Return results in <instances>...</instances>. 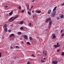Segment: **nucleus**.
<instances>
[{
    "mask_svg": "<svg viewBox=\"0 0 64 64\" xmlns=\"http://www.w3.org/2000/svg\"><path fill=\"white\" fill-rule=\"evenodd\" d=\"M51 19L50 18H48L46 20V23H48L49 21H50V20H51Z\"/></svg>",
    "mask_w": 64,
    "mask_h": 64,
    "instance_id": "20e7f679",
    "label": "nucleus"
},
{
    "mask_svg": "<svg viewBox=\"0 0 64 64\" xmlns=\"http://www.w3.org/2000/svg\"><path fill=\"white\" fill-rule=\"evenodd\" d=\"M52 36H55V34H53L52 35Z\"/></svg>",
    "mask_w": 64,
    "mask_h": 64,
    "instance_id": "c9c22d12",
    "label": "nucleus"
},
{
    "mask_svg": "<svg viewBox=\"0 0 64 64\" xmlns=\"http://www.w3.org/2000/svg\"><path fill=\"white\" fill-rule=\"evenodd\" d=\"M26 7H27V9L28 10H29V4H27L26 5Z\"/></svg>",
    "mask_w": 64,
    "mask_h": 64,
    "instance_id": "6e6552de",
    "label": "nucleus"
},
{
    "mask_svg": "<svg viewBox=\"0 0 64 64\" xmlns=\"http://www.w3.org/2000/svg\"><path fill=\"white\" fill-rule=\"evenodd\" d=\"M51 11H52L51 10H48V14H50V13H51Z\"/></svg>",
    "mask_w": 64,
    "mask_h": 64,
    "instance_id": "9d476101",
    "label": "nucleus"
},
{
    "mask_svg": "<svg viewBox=\"0 0 64 64\" xmlns=\"http://www.w3.org/2000/svg\"><path fill=\"white\" fill-rule=\"evenodd\" d=\"M12 26V25H11V26Z\"/></svg>",
    "mask_w": 64,
    "mask_h": 64,
    "instance_id": "603ef678",
    "label": "nucleus"
},
{
    "mask_svg": "<svg viewBox=\"0 0 64 64\" xmlns=\"http://www.w3.org/2000/svg\"><path fill=\"white\" fill-rule=\"evenodd\" d=\"M52 20H50L49 22V24L50 25V26H49V28H50V25H51V24H52Z\"/></svg>",
    "mask_w": 64,
    "mask_h": 64,
    "instance_id": "0eeeda50",
    "label": "nucleus"
},
{
    "mask_svg": "<svg viewBox=\"0 0 64 64\" xmlns=\"http://www.w3.org/2000/svg\"><path fill=\"white\" fill-rule=\"evenodd\" d=\"M41 62H44V60H41Z\"/></svg>",
    "mask_w": 64,
    "mask_h": 64,
    "instance_id": "7c9ffc66",
    "label": "nucleus"
},
{
    "mask_svg": "<svg viewBox=\"0 0 64 64\" xmlns=\"http://www.w3.org/2000/svg\"><path fill=\"white\" fill-rule=\"evenodd\" d=\"M62 30L61 31V32H62Z\"/></svg>",
    "mask_w": 64,
    "mask_h": 64,
    "instance_id": "de8ad7c7",
    "label": "nucleus"
},
{
    "mask_svg": "<svg viewBox=\"0 0 64 64\" xmlns=\"http://www.w3.org/2000/svg\"><path fill=\"white\" fill-rule=\"evenodd\" d=\"M32 13H34V10H33L32 12Z\"/></svg>",
    "mask_w": 64,
    "mask_h": 64,
    "instance_id": "ea45409f",
    "label": "nucleus"
},
{
    "mask_svg": "<svg viewBox=\"0 0 64 64\" xmlns=\"http://www.w3.org/2000/svg\"><path fill=\"white\" fill-rule=\"evenodd\" d=\"M31 10V9H30V10Z\"/></svg>",
    "mask_w": 64,
    "mask_h": 64,
    "instance_id": "09e8293b",
    "label": "nucleus"
},
{
    "mask_svg": "<svg viewBox=\"0 0 64 64\" xmlns=\"http://www.w3.org/2000/svg\"><path fill=\"white\" fill-rule=\"evenodd\" d=\"M25 11V10H22V13H24V12Z\"/></svg>",
    "mask_w": 64,
    "mask_h": 64,
    "instance_id": "473e14b6",
    "label": "nucleus"
},
{
    "mask_svg": "<svg viewBox=\"0 0 64 64\" xmlns=\"http://www.w3.org/2000/svg\"><path fill=\"white\" fill-rule=\"evenodd\" d=\"M64 36V33L62 34H61L62 37H63V36Z\"/></svg>",
    "mask_w": 64,
    "mask_h": 64,
    "instance_id": "bb28decb",
    "label": "nucleus"
},
{
    "mask_svg": "<svg viewBox=\"0 0 64 64\" xmlns=\"http://www.w3.org/2000/svg\"><path fill=\"white\" fill-rule=\"evenodd\" d=\"M15 47L16 48H17V49H19L20 48L18 46H16Z\"/></svg>",
    "mask_w": 64,
    "mask_h": 64,
    "instance_id": "6ab92c4d",
    "label": "nucleus"
},
{
    "mask_svg": "<svg viewBox=\"0 0 64 64\" xmlns=\"http://www.w3.org/2000/svg\"><path fill=\"white\" fill-rule=\"evenodd\" d=\"M35 0H32V2H35Z\"/></svg>",
    "mask_w": 64,
    "mask_h": 64,
    "instance_id": "72a5a7b5",
    "label": "nucleus"
},
{
    "mask_svg": "<svg viewBox=\"0 0 64 64\" xmlns=\"http://www.w3.org/2000/svg\"><path fill=\"white\" fill-rule=\"evenodd\" d=\"M45 56H46V55H47V53H46V52H45Z\"/></svg>",
    "mask_w": 64,
    "mask_h": 64,
    "instance_id": "79ce46f5",
    "label": "nucleus"
},
{
    "mask_svg": "<svg viewBox=\"0 0 64 64\" xmlns=\"http://www.w3.org/2000/svg\"><path fill=\"white\" fill-rule=\"evenodd\" d=\"M2 54V53L0 52V58L2 57V54Z\"/></svg>",
    "mask_w": 64,
    "mask_h": 64,
    "instance_id": "c756f323",
    "label": "nucleus"
},
{
    "mask_svg": "<svg viewBox=\"0 0 64 64\" xmlns=\"http://www.w3.org/2000/svg\"><path fill=\"white\" fill-rule=\"evenodd\" d=\"M23 37L25 39H26V40H27L28 39V36H26V35H23Z\"/></svg>",
    "mask_w": 64,
    "mask_h": 64,
    "instance_id": "7ed1b4c3",
    "label": "nucleus"
},
{
    "mask_svg": "<svg viewBox=\"0 0 64 64\" xmlns=\"http://www.w3.org/2000/svg\"><path fill=\"white\" fill-rule=\"evenodd\" d=\"M33 6H32L31 8V9H32V8H33Z\"/></svg>",
    "mask_w": 64,
    "mask_h": 64,
    "instance_id": "c03bdc74",
    "label": "nucleus"
},
{
    "mask_svg": "<svg viewBox=\"0 0 64 64\" xmlns=\"http://www.w3.org/2000/svg\"><path fill=\"white\" fill-rule=\"evenodd\" d=\"M20 30H24V29H23V27H21L20 28Z\"/></svg>",
    "mask_w": 64,
    "mask_h": 64,
    "instance_id": "b1692460",
    "label": "nucleus"
},
{
    "mask_svg": "<svg viewBox=\"0 0 64 64\" xmlns=\"http://www.w3.org/2000/svg\"><path fill=\"white\" fill-rule=\"evenodd\" d=\"M22 44H24V42L23 41H22Z\"/></svg>",
    "mask_w": 64,
    "mask_h": 64,
    "instance_id": "58836bf2",
    "label": "nucleus"
},
{
    "mask_svg": "<svg viewBox=\"0 0 64 64\" xmlns=\"http://www.w3.org/2000/svg\"><path fill=\"white\" fill-rule=\"evenodd\" d=\"M5 31H6V32L7 31V28H5Z\"/></svg>",
    "mask_w": 64,
    "mask_h": 64,
    "instance_id": "cd10ccee",
    "label": "nucleus"
},
{
    "mask_svg": "<svg viewBox=\"0 0 64 64\" xmlns=\"http://www.w3.org/2000/svg\"><path fill=\"white\" fill-rule=\"evenodd\" d=\"M57 50L58 52H59V51H60V49H59L58 50Z\"/></svg>",
    "mask_w": 64,
    "mask_h": 64,
    "instance_id": "a19ab883",
    "label": "nucleus"
},
{
    "mask_svg": "<svg viewBox=\"0 0 64 64\" xmlns=\"http://www.w3.org/2000/svg\"><path fill=\"white\" fill-rule=\"evenodd\" d=\"M61 55L62 56H64V52H62L61 54Z\"/></svg>",
    "mask_w": 64,
    "mask_h": 64,
    "instance_id": "5701e85b",
    "label": "nucleus"
},
{
    "mask_svg": "<svg viewBox=\"0 0 64 64\" xmlns=\"http://www.w3.org/2000/svg\"><path fill=\"white\" fill-rule=\"evenodd\" d=\"M58 63V62L57 61H54L52 62V64H57Z\"/></svg>",
    "mask_w": 64,
    "mask_h": 64,
    "instance_id": "39448f33",
    "label": "nucleus"
},
{
    "mask_svg": "<svg viewBox=\"0 0 64 64\" xmlns=\"http://www.w3.org/2000/svg\"><path fill=\"white\" fill-rule=\"evenodd\" d=\"M36 38H38V37H37Z\"/></svg>",
    "mask_w": 64,
    "mask_h": 64,
    "instance_id": "3c124183",
    "label": "nucleus"
},
{
    "mask_svg": "<svg viewBox=\"0 0 64 64\" xmlns=\"http://www.w3.org/2000/svg\"><path fill=\"white\" fill-rule=\"evenodd\" d=\"M14 36V34H10V37H11Z\"/></svg>",
    "mask_w": 64,
    "mask_h": 64,
    "instance_id": "ddd939ff",
    "label": "nucleus"
},
{
    "mask_svg": "<svg viewBox=\"0 0 64 64\" xmlns=\"http://www.w3.org/2000/svg\"><path fill=\"white\" fill-rule=\"evenodd\" d=\"M54 47H55V48H58V47H59L60 46V45L59 44V42H57L56 45L54 44Z\"/></svg>",
    "mask_w": 64,
    "mask_h": 64,
    "instance_id": "f03ea898",
    "label": "nucleus"
},
{
    "mask_svg": "<svg viewBox=\"0 0 64 64\" xmlns=\"http://www.w3.org/2000/svg\"><path fill=\"white\" fill-rule=\"evenodd\" d=\"M28 13L29 15H30V14H31V12H29V11H28Z\"/></svg>",
    "mask_w": 64,
    "mask_h": 64,
    "instance_id": "4468645a",
    "label": "nucleus"
},
{
    "mask_svg": "<svg viewBox=\"0 0 64 64\" xmlns=\"http://www.w3.org/2000/svg\"><path fill=\"white\" fill-rule=\"evenodd\" d=\"M55 38H56V36H53L52 38V39H55Z\"/></svg>",
    "mask_w": 64,
    "mask_h": 64,
    "instance_id": "412c9836",
    "label": "nucleus"
},
{
    "mask_svg": "<svg viewBox=\"0 0 64 64\" xmlns=\"http://www.w3.org/2000/svg\"><path fill=\"white\" fill-rule=\"evenodd\" d=\"M13 18H14V17H12L11 18L9 19L8 21H10V20H12V19H13Z\"/></svg>",
    "mask_w": 64,
    "mask_h": 64,
    "instance_id": "a211bd4d",
    "label": "nucleus"
},
{
    "mask_svg": "<svg viewBox=\"0 0 64 64\" xmlns=\"http://www.w3.org/2000/svg\"><path fill=\"white\" fill-rule=\"evenodd\" d=\"M22 33L21 32H18V35H20V34H21Z\"/></svg>",
    "mask_w": 64,
    "mask_h": 64,
    "instance_id": "4be33fe9",
    "label": "nucleus"
},
{
    "mask_svg": "<svg viewBox=\"0 0 64 64\" xmlns=\"http://www.w3.org/2000/svg\"><path fill=\"white\" fill-rule=\"evenodd\" d=\"M43 59V60H45V59H46L45 58H44Z\"/></svg>",
    "mask_w": 64,
    "mask_h": 64,
    "instance_id": "a18cd8bd",
    "label": "nucleus"
},
{
    "mask_svg": "<svg viewBox=\"0 0 64 64\" xmlns=\"http://www.w3.org/2000/svg\"><path fill=\"white\" fill-rule=\"evenodd\" d=\"M57 19H58V20L60 19L58 17H57Z\"/></svg>",
    "mask_w": 64,
    "mask_h": 64,
    "instance_id": "e433bc0d",
    "label": "nucleus"
},
{
    "mask_svg": "<svg viewBox=\"0 0 64 64\" xmlns=\"http://www.w3.org/2000/svg\"><path fill=\"white\" fill-rule=\"evenodd\" d=\"M57 6L55 7L53 10V12L52 13V14L51 15V17L54 18L56 15V10Z\"/></svg>",
    "mask_w": 64,
    "mask_h": 64,
    "instance_id": "f257e3e1",
    "label": "nucleus"
},
{
    "mask_svg": "<svg viewBox=\"0 0 64 64\" xmlns=\"http://www.w3.org/2000/svg\"><path fill=\"white\" fill-rule=\"evenodd\" d=\"M27 64H30V62H27Z\"/></svg>",
    "mask_w": 64,
    "mask_h": 64,
    "instance_id": "f704fd0d",
    "label": "nucleus"
},
{
    "mask_svg": "<svg viewBox=\"0 0 64 64\" xmlns=\"http://www.w3.org/2000/svg\"><path fill=\"white\" fill-rule=\"evenodd\" d=\"M12 14H13V11H12V10L11 12L9 13V15L10 16H11L12 15Z\"/></svg>",
    "mask_w": 64,
    "mask_h": 64,
    "instance_id": "9b49d317",
    "label": "nucleus"
},
{
    "mask_svg": "<svg viewBox=\"0 0 64 64\" xmlns=\"http://www.w3.org/2000/svg\"><path fill=\"white\" fill-rule=\"evenodd\" d=\"M36 13L40 14L41 13V10H36Z\"/></svg>",
    "mask_w": 64,
    "mask_h": 64,
    "instance_id": "423d86ee",
    "label": "nucleus"
},
{
    "mask_svg": "<svg viewBox=\"0 0 64 64\" xmlns=\"http://www.w3.org/2000/svg\"><path fill=\"white\" fill-rule=\"evenodd\" d=\"M26 44L28 45H31V44H30V42H27Z\"/></svg>",
    "mask_w": 64,
    "mask_h": 64,
    "instance_id": "2eb2a0df",
    "label": "nucleus"
},
{
    "mask_svg": "<svg viewBox=\"0 0 64 64\" xmlns=\"http://www.w3.org/2000/svg\"><path fill=\"white\" fill-rule=\"evenodd\" d=\"M44 55H45V52H44Z\"/></svg>",
    "mask_w": 64,
    "mask_h": 64,
    "instance_id": "49530a36",
    "label": "nucleus"
},
{
    "mask_svg": "<svg viewBox=\"0 0 64 64\" xmlns=\"http://www.w3.org/2000/svg\"><path fill=\"white\" fill-rule=\"evenodd\" d=\"M5 7H6V8H7V7H8V6H6Z\"/></svg>",
    "mask_w": 64,
    "mask_h": 64,
    "instance_id": "37998d69",
    "label": "nucleus"
},
{
    "mask_svg": "<svg viewBox=\"0 0 64 64\" xmlns=\"http://www.w3.org/2000/svg\"><path fill=\"white\" fill-rule=\"evenodd\" d=\"M60 18H61V19H62V18H64V15H61L60 16Z\"/></svg>",
    "mask_w": 64,
    "mask_h": 64,
    "instance_id": "aec40b11",
    "label": "nucleus"
},
{
    "mask_svg": "<svg viewBox=\"0 0 64 64\" xmlns=\"http://www.w3.org/2000/svg\"><path fill=\"white\" fill-rule=\"evenodd\" d=\"M18 8L19 10H21V6H20Z\"/></svg>",
    "mask_w": 64,
    "mask_h": 64,
    "instance_id": "393cba45",
    "label": "nucleus"
},
{
    "mask_svg": "<svg viewBox=\"0 0 64 64\" xmlns=\"http://www.w3.org/2000/svg\"><path fill=\"white\" fill-rule=\"evenodd\" d=\"M34 16L33 17V18H34Z\"/></svg>",
    "mask_w": 64,
    "mask_h": 64,
    "instance_id": "8fccbe9b",
    "label": "nucleus"
},
{
    "mask_svg": "<svg viewBox=\"0 0 64 64\" xmlns=\"http://www.w3.org/2000/svg\"><path fill=\"white\" fill-rule=\"evenodd\" d=\"M4 29H5V28H4Z\"/></svg>",
    "mask_w": 64,
    "mask_h": 64,
    "instance_id": "864d4df0",
    "label": "nucleus"
},
{
    "mask_svg": "<svg viewBox=\"0 0 64 64\" xmlns=\"http://www.w3.org/2000/svg\"><path fill=\"white\" fill-rule=\"evenodd\" d=\"M30 41H31V40H32V37H30Z\"/></svg>",
    "mask_w": 64,
    "mask_h": 64,
    "instance_id": "a878e982",
    "label": "nucleus"
},
{
    "mask_svg": "<svg viewBox=\"0 0 64 64\" xmlns=\"http://www.w3.org/2000/svg\"><path fill=\"white\" fill-rule=\"evenodd\" d=\"M8 32H11V30H8Z\"/></svg>",
    "mask_w": 64,
    "mask_h": 64,
    "instance_id": "2f4dec72",
    "label": "nucleus"
},
{
    "mask_svg": "<svg viewBox=\"0 0 64 64\" xmlns=\"http://www.w3.org/2000/svg\"><path fill=\"white\" fill-rule=\"evenodd\" d=\"M31 56H32V57H35V56L34 54L32 55Z\"/></svg>",
    "mask_w": 64,
    "mask_h": 64,
    "instance_id": "c85d7f7f",
    "label": "nucleus"
},
{
    "mask_svg": "<svg viewBox=\"0 0 64 64\" xmlns=\"http://www.w3.org/2000/svg\"><path fill=\"white\" fill-rule=\"evenodd\" d=\"M24 23L23 21H21L19 23L20 24H22Z\"/></svg>",
    "mask_w": 64,
    "mask_h": 64,
    "instance_id": "dca6fc26",
    "label": "nucleus"
},
{
    "mask_svg": "<svg viewBox=\"0 0 64 64\" xmlns=\"http://www.w3.org/2000/svg\"><path fill=\"white\" fill-rule=\"evenodd\" d=\"M18 18V16H16L15 18H14L11 21V22H12V21H14L15 19H17Z\"/></svg>",
    "mask_w": 64,
    "mask_h": 64,
    "instance_id": "1a4fd4ad",
    "label": "nucleus"
},
{
    "mask_svg": "<svg viewBox=\"0 0 64 64\" xmlns=\"http://www.w3.org/2000/svg\"><path fill=\"white\" fill-rule=\"evenodd\" d=\"M7 26V24H4V26L3 27V28H6Z\"/></svg>",
    "mask_w": 64,
    "mask_h": 64,
    "instance_id": "f8f14e48",
    "label": "nucleus"
},
{
    "mask_svg": "<svg viewBox=\"0 0 64 64\" xmlns=\"http://www.w3.org/2000/svg\"><path fill=\"white\" fill-rule=\"evenodd\" d=\"M10 49H12V48H13V47H12V46H11L10 47Z\"/></svg>",
    "mask_w": 64,
    "mask_h": 64,
    "instance_id": "4c0bfd02",
    "label": "nucleus"
},
{
    "mask_svg": "<svg viewBox=\"0 0 64 64\" xmlns=\"http://www.w3.org/2000/svg\"><path fill=\"white\" fill-rule=\"evenodd\" d=\"M30 27H31L32 26V24L31 23H29V24L28 25Z\"/></svg>",
    "mask_w": 64,
    "mask_h": 64,
    "instance_id": "f3484780",
    "label": "nucleus"
}]
</instances>
